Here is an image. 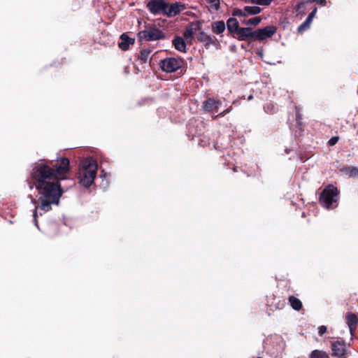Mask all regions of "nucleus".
<instances>
[{
    "label": "nucleus",
    "mask_w": 358,
    "mask_h": 358,
    "mask_svg": "<svg viewBox=\"0 0 358 358\" xmlns=\"http://www.w3.org/2000/svg\"><path fill=\"white\" fill-rule=\"evenodd\" d=\"M69 170V161L62 158L52 165V167L43 164H37L31 172L35 180L36 188L38 192L40 204L35 206L33 213L34 222L38 227L36 217L38 213L42 215L51 209V204H58L62 192L59 180L64 179Z\"/></svg>",
    "instance_id": "nucleus-1"
},
{
    "label": "nucleus",
    "mask_w": 358,
    "mask_h": 358,
    "mask_svg": "<svg viewBox=\"0 0 358 358\" xmlns=\"http://www.w3.org/2000/svg\"><path fill=\"white\" fill-rule=\"evenodd\" d=\"M96 162L92 157L82 160L78 173L80 183L85 187H90L94 182L97 171Z\"/></svg>",
    "instance_id": "nucleus-2"
},
{
    "label": "nucleus",
    "mask_w": 358,
    "mask_h": 358,
    "mask_svg": "<svg viewBox=\"0 0 358 358\" xmlns=\"http://www.w3.org/2000/svg\"><path fill=\"white\" fill-rule=\"evenodd\" d=\"M338 189L334 185H329L323 190L320 202L327 208H334V203L338 201Z\"/></svg>",
    "instance_id": "nucleus-3"
},
{
    "label": "nucleus",
    "mask_w": 358,
    "mask_h": 358,
    "mask_svg": "<svg viewBox=\"0 0 358 358\" xmlns=\"http://www.w3.org/2000/svg\"><path fill=\"white\" fill-rule=\"evenodd\" d=\"M331 356L337 358H348L349 347L341 338H337L330 342Z\"/></svg>",
    "instance_id": "nucleus-4"
},
{
    "label": "nucleus",
    "mask_w": 358,
    "mask_h": 358,
    "mask_svg": "<svg viewBox=\"0 0 358 358\" xmlns=\"http://www.w3.org/2000/svg\"><path fill=\"white\" fill-rule=\"evenodd\" d=\"M183 61L180 58L168 57L161 61L160 67L167 73L176 71L182 67Z\"/></svg>",
    "instance_id": "nucleus-5"
},
{
    "label": "nucleus",
    "mask_w": 358,
    "mask_h": 358,
    "mask_svg": "<svg viewBox=\"0 0 358 358\" xmlns=\"http://www.w3.org/2000/svg\"><path fill=\"white\" fill-rule=\"evenodd\" d=\"M138 37L141 40L157 41L164 37L162 31L155 27H150L138 33Z\"/></svg>",
    "instance_id": "nucleus-6"
},
{
    "label": "nucleus",
    "mask_w": 358,
    "mask_h": 358,
    "mask_svg": "<svg viewBox=\"0 0 358 358\" xmlns=\"http://www.w3.org/2000/svg\"><path fill=\"white\" fill-rule=\"evenodd\" d=\"M147 6L151 13L165 15L166 3L164 0H150Z\"/></svg>",
    "instance_id": "nucleus-7"
},
{
    "label": "nucleus",
    "mask_w": 358,
    "mask_h": 358,
    "mask_svg": "<svg viewBox=\"0 0 358 358\" xmlns=\"http://www.w3.org/2000/svg\"><path fill=\"white\" fill-rule=\"evenodd\" d=\"M200 29L201 25L199 22H192L188 25L183 34L184 38L187 43L191 44Z\"/></svg>",
    "instance_id": "nucleus-8"
},
{
    "label": "nucleus",
    "mask_w": 358,
    "mask_h": 358,
    "mask_svg": "<svg viewBox=\"0 0 358 358\" xmlns=\"http://www.w3.org/2000/svg\"><path fill=\"white\" fill-rule=\"evenodd\" d=\"M276 32L275 26H268L255 31V38L259 41H263L271 37Z\"/></svg>",
    "instance_id": "nucleus-9"
},
{
    "label": "nucleus",
    "mask_w": 358,
    "mask_h": 358,
    "mask_svg": "<svg viewBox=\"0 0 358 358\" xmlns=\"http://www.w3.org/2000/svg\"><path fill=\"white\" fill-rule=\"evenodd\" d=\"M185 9L183 3L176 2L171 4L166 3L165 15L167 17H173L179 14Z\"/></svg>",
    "instance_id": "nucleus-10"
},
{
    "label": "nucleus",
    "mask_w": 358,
    "mask_h": 358,
    "mask_svg": "<svg viewBox=\"0 0 358 358\" xmlns=\"http://www.w3.org/2000/svg\"><path fill=\"white\" fill-rule=\"evenodd\" d=\"M236 35L239 41H248L255 38V31L250 27H240Z\"/></svg>",
    "instance_id": "nucleus-11"
},
{
    "label": "nucleus",
    "mask_w": 358,
    "mask_h": 358,
    "mask_svg": "<svg viewBox=\"0 0 358 358\" xmlns=\"http://www.w3.org/2000/svg\"><path fill=\"white\" fill-rule=\"evenodd\" d=\"M346 322L349 327V330L352 336L355 335V332L358 322V317L352 313H348L345 316Z\"/></svg>",
    "instance_id": "nucleus-12"
},
{
    "label": "nucleus",
    "mask_w": 358,
    "mask_h": 358,
    "mask_svg": "<svg viewBox=\"0 0 358 358\" xmlns=\"http://www.w3.org/2000/svg\"><path fill=\"white\" fill-rule=\"evenodd\" d=\"M134 43V38H129L126 34H122L120 36V41L118 45L122 50H127L129 49V45Z\"/></svg>",
    "instance_id": "nucleus-13"
},
{
    "label": "nucleus",
    "mask_w": 358,
    "mask_h": 358,
    "mask_svg": "<svg viewBox=\"0 0 358 358\" xmlns=\"http://www.w3.org/2000/svg\"><path fill=\"white\" fill-rule=\"evenodd\" d=\"M219 105H220V101L209 99L203 103V109L205 111H207V112L215 111V112H217L218 110Z\"/></svg>",
    "instance_id": "nucleus-14"
},
{
    "label": "nucleus",
    "mask_w": 358,
    "mask_h": 358,
    "mask_svg": "<svg viewBox=\"0 0 358 358\" xmlns=\"http://www.w3.org/2000/svg\"><path fill=\"white\" fill-rule=\"evenodd\" d=\"M185 38L177 36L174 38L173 40V45H174L175 48L182 52H186V43L185 41Z\"/></svg>",
    "instance_id": "nucleus-15"
},
{
    "label": "nucleus",
    "mask_w": 358,
    "mask_h": 358,
    "mask_svg": "<svg viewBox=\"0 0 358 358\" xmlns=\"http://www.w3.org/2000/svg\"><path fill=\"white\" fill-rule=\"evenodd\" d=\"M228 30L231 33L237 34L238 29H240L239 24L236 19L229 18L227 22Z\"/></svg>",
    "instance_id": "nucleus-16"
},
{
    "label": "nucleus",
    "mask_w": 358,
    "mask_h": 358,
    "mask_svg": "<svg viewBox=\"0 0 358 358\" xmlns=\"http://www.w3.org/2000/svg\"><path fill=\"white\" fill-rule=\"evenodd\" d=\"M226 29L225 23L223 21H217L212 24V30L217 34H220L224 31Z\"/></svg>",
    "instance_id": "nucleus-17"
},
{
    "label": "nucleus",
    "mask_w": 358,
    "mask_h": 358,
    "mask_svg": "<svg viewBox=\"0 0 358 358\" xmlns=\"http://www.w3.org/2000/svg\"><path fill=\"white\" fill-rule=\"evenodd\" d=\"M344 174L348 175L349 177L358 176V168L354 166L344 167L341 170Z\"/></svg>",
    "instance_id": "nucleus-18"
},
{
    "label": "nucleus",
    "mask_w": 358,
    "mask_h": 358,
    "mask_svg": "<svg viewBox=\"0 0 358 358\" xmlns=\"http://www.w3.org/2000/svg\"><path fill=\"white\" fill-rule=\"evenodd\" d=\"M289 303L292 308L296 310H299L302 308L301 301L294 296L289 297Z\"/></svg>",
    "instance_id": "nucleus-19"
},
{
    "label": "nucleus",
    "mask_w": 358,
    "mask_h": 358,
    "mask_svg": "<svg viewBox=\"0 0 358 358\" xmlns=\"http://www.w3.org/2000/svg\"><path fill=\"white\" fill-rule=\"evenodd\" d=\"M244 10L246 12V15H257L261 13L262 9L257 6H246L244 7Z\"/></svg>",
    "instance_id": "nucleus-20"
},
{
    "label": "nucleus",
    "mask_w": 358,
    "mask_h": 358,
    "mask_svg": "<svg viewBox=\"0 0 358 358\" xmlns=\"http://www.w3.org/2000/svg\"><path fill=\"white\" fill-rule=\"evenodd\" d=\"M198 41L201 42H205L206 43H209L211 42V38L206 34L201 29L198 31L197 35L196 36Z\"/></svg>",
    "instance_id": "nucleus-21"
},
{
    "label": "nucleus",
    "mask_w": 358,
    "mask_h": 358,
    "mask_svg": "<svg viewBox=\"0 0 358 358\" xmlns=\"http://www.w3.org/2000/svg\"><path fill=\"white\" fill-rule=\"evenodd\" d=\"M151 54L150 49H143L141 51L139 59L143 62L145 63L148 62Z\"/></svg>",
    "instance_id": "nucleus-22"
},
{
    "label": "nucleus",
    "mask_w": 358,
    "mask_h": 358,
    "mask_svg": "<svg viewBox=\"0 0 358 358\" xmlns=\"http://www.w3.org/2000/svg\"><path fill=\"white\" fill-rule=\"evenodd\" d=\"M310 358H329V355L324 351L315 350L311 352Z\"/></svg>",
    "instance_id": "nucleus-23"
},
{
    "label": "nucleus",
    "mask_w": 358,
    "mask_h": 358,
    "mask_svg": "<svg viewBox=\"0 0 358 358\" xmlns=\"http://www.w3.org/2000/svg\"><path fill=\"white\" fill-rule=\"evenodd\" d=\"M312 23V20L309 18H306L304 22H303L299 27H298V31L299 33H302L304 31L307 30Z\"/></svg>",
    "instance_id": "nucleus-24"
},
{
    "label": "nucleus",
    "mask_w": 358,
    "mask_h": 358,
    "mask_svg": "<svg viewBox=\"0 0 358 358\" xmlns=\"http://www.w3.org/2000/svg\"><path fill=\"white\" fill-rule=\"evenodd\" d=\"M206 1L210 4V8L215 10L217 11L220 8V0H206Z\"/></svg>",
    "instance_id": "nucleus-25"
},
{
    "label": "nucleus",
    "mask_w": 358,
    "mask_h": 358,
    "mask_svg": "<svg viewBox=\"0 0 358 358\" xmlns=\"http://www.w3.org/2000/svg\"><path fill=\"white\" fill-rule=\"evenodd\" d=\"M262 19L259 17H253V18H251L250 19L248 22H247V24L248 25H257L260 23Z\"/></svg>",
    "instance_id": "nucleus-26"
},
{
    "label": "nucleus",
    "mask_w": 358,
    "mask_h": 358,
    "mask_svg": "<svg viewBox=\"0 0 358 358\" xmlns=\"http://www.w3.org/2000/svg\"><path fill=\"white\" fill-rule=\"evenodd\" d=\"M234 15L238 16V17H245L246 16V12L243 9H236L234 11Z\"/></svg>",
    "instance_id": "nucleus-27"
},
{
    "label": "nucleus",
    "mask_w": 358,
    "mask_h": 358,
    "mask_svg": "<svg viewBox=\"0 0 358 358\" xmlns=\"http://www.w3.org/2000/svg\"><path fill=\"white\" fill-rule=\"evenodd\" d=\"M338 136H333L328 142V144L330 146H332V145H334L335 144H336V143L338 142Z\"/></svg>",
    "instance_id": "nucleus-28"
},
{
    "label": "nucleus",
    "mask_w": 358,
    "mask_h": 358,
    "mask_svg": "<svg viewBox=\"0 0 358 358\" xmlns=\"http://www.w3.org/2000/svg\"><path fill=\"white\" fill-rule=\"evenodd\" d=\"M327 328L324 325H322V326L319 327V328H318L319 335L322 336L323 334H324L327 332Z\"/></svg>",
    "instance_id": "nucleus-29"
},
{
    "label": "nucleus",
    "mask_w": 358,
    "mask_h": 358,
    "mask_svg": "<svg viewBox=\"0 0 358 358\" xmlns=\"http://www.w3.org/2000/svg\"><path fill=\"white\" fill-rule=\"evenodd\" d=\"M316 12H317V8H315L314 10L308 15V16L307 17L313 21V20L315 17V15L316 14Z\"/></svg>",
    "instance_id": "nucleus-30"
},
{
    "label": "nucleus",
    "mask_w": 358,
    "mask_h": 358,
    "mask_svg": "<svg viewBox=\"0 0 358 358\" xmlns=\"http://www.w3.org/2000/svg\"><path fill=\"white\" fill-rule=\"evenodd\" d=\"M315 2H317V3H320L321 5H323L324 6L327 3V1L326 0H316Z\"/></svg>",
    "instance_id": "nucleus-31"
},
{
    "label": "nucleus",
    "mask_w": 358,
    "mask_h": 358,
    "mask_svg": "<svg viewBox=\"0 0 358 358\" xmlns=\"http://www.w3.org/2000/svg\"><path fill=\"white\" fill-rule=\"evenodd\" d=\"M252 99V95L249 96L248 99L250 100Z\"/></svg>",
    "instance_id": "nucleus-32"
},
{
    "label": "nucleus",
    "mask_w": 358,
    "mask_h": 358,
    "mask_svg": "<svg viewBox=\"0 0 358 358\" xmlns=\"http://www.w3.org/2000/svg\"><path fill=\"white\" fill-rule=\"evenodd\" d=\"M309 2H315L316 0H308Z\"/></svg>",
    "instance_id": "nucleus-33"
},
{
    "label": "nucleus",
    "mask_w": 358,
    "mask_h": 358,
    "mask_svg": "<svg viewBox=\"0 0 358 358\" xmlns=\"http://www.w3.org/2000/svg\"><path fill=\"white\" fill-rule=\"evenodd\" d=\"M32 202H33V203H36V199H33V200H32Z\"/></svg>",
    "instance_id": "nucleus-34"
},
{
    "label": "nucleus",
    "mask_w": 358,
    "mask_h": 358,
    "mask_svg": "<svg viewBox=\"0 0 358 358\" xmlns=\"http://www.w3.org/2000/svg\"><path fill=\"white\" fill-rule=\"evenodd\" d=\"M258 358H261V357H258Z\"/></svg>",
    "instance_id": "nucleus-35"
}]
</instances>
